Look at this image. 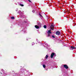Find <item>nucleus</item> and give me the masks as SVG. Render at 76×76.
<instances>
[{
  "instance_id": "nucleus-13",
  "label": "nucleus",
  "mask_w": 76,
  "mask_h": 76,
  "mask_svg": "<svg viewBox=\"0 0 76 76\" xmlns=\"http://www.w3.org/2000/svg\"><path fill=\"white\" fill-rule=\"evenodd\" d=\"M43 67L44 68H45V67H46V66H45V65L44 64H43Z\"/></svg>"
},
{
  "instance_id": "nucleus-2",
  "label": "nucleus",
  "mask_w": 76,
  "mask_h": 76,
  "mask_svg": "<svg viewBox=\"0 0 76 76\" xmlns=\"http://www.w3.org/2000/svg\"><path fill=\"white\" fill-rule=\"evenodd\" d=\"M53 56H54L55 57L56 56V53H53L50 55L51 58H53Z\"/></svg>"
},
{
  "instance_id": "nucleus-15",
  "label": "nucleus",
  "mask_w": 76,
  "mask_h": 76,
  "mask_svg": "<svg viewBox=\"0 0 76 76\" xmlns=\"http://www.w3.org/2000/svg\"><path fill=\"white\" fill-rule=\"evenodd\" d=\"M22 12H21V11H20V10L18 12V13H20H20H21Z\"/></svg>"
},
{
  "instance_id": "nucleus-25",
  "label": "nucleus",
  "mask_w": 76,
  "mask_h": 76,
  "mask_svg": "<svg viewBox=\"0 0 76 76\" xmlns=\"http://www.w3.org/2000/svg\"><path fill=\"white\" fill-rule=\"evenodd\" d=\"M27 40H28V39H27Z\"/></svg>"
},
{
  "instance_id": "nucleus-23",
  "label": "nucleus",
  "mask_w": 76,
  "mask_h": 76,
  "mask_svg": "<svg viewBox=\"0 0 76 76\" xmlns=\"http://www.w3.org/2000/svg\"><path fill=\"white\" fill-rule=\"evenodd\" d=\"M2 72H3V69H2Z\"/></svg>"
},
{
  "instance_id": "nucleus-19",
  "label": "nucleus",
  "mask_w": 76,
  "mask_h": 76,
  "mask_svg": "<svg viewBox=\"0 0 76 76\" xmlns=\"http://www.w3.org/2000/svg\"><path fill=\"white\" fill-rule=\"evenodd\" d=\"M34 44H35V43H34V42H33L32 43V45H34Z\"/></svg>"
},
{
  "instance_id": "nucleus-1",
  "label": "nucleus",
  "mask_w": 76,
  "mask_h": 76,
  "mask_svg": "<svg viewBox=\"0 0 76 76\" xmlns=\"http://www.w3.org/2000/svg\"><path fill=\"white\" fill-rule=\"evenodd\" d=\"M21 27L22 28V29H24L22 30L23 31V33H25V31H26V29L25 28V26L21 25Z\"/></svg>"
},
{
  "instance_id": "nucleus-12",
  "label": "nucleus",
  "mask_w": 76,
  "mask_h": 76,
  "mask_svg": "<svg viewBox=\"0 0 76 76\" xmlns=\"http://www.w3.org/2000/svg\"><path fill=\"white\" fill-rule=\"evenodd\" d=\"M44 44H45V45H47V46H48V45L47 43H46V42H45Z\"/></svg>"
},
{
  "instance_id": "nucleus-3",
  "label": "nucleus",
  "mask_w": 76,
  "mask_h": 76,
  "mask_svg": "<svg viewBox=\"0 0 76 76\" xmlns=\"http://www.w3.org/2000/svg\"><path fill=\"white\" fill-rule=\"evenodd\" d=\"M48 35L47 37H49L51 35L50 34H51V30H49L48 31Z\"/></svg>"
},
{
  "instance_id": "nucleus-26",
  "label": "nucleus",
  "mask_w": 76,
  "mask_h": 76,
  "mask_svg": "<svg viewBox=\"0 0 76 76\" xmlns=\"http://www.w3.org/2000/svg\"><path fill=\"white\" fill-rule=\"evenodd\" d=\"M69 33H70V32H69Z\"/></svg>"
},
{
  "instance_id": "nucleus-8",
  "label": "nucleus",
  "mask_w": 76,
  "mask_h": 76,
  "mask_svg": "<svg viewBox=\"0 0 76 76\" xmlns=\"http://www.w3.org/2000/svg\"><path fill=\"white\" fill-rule=\"evenodd\" d=\"M50 38H55V37L54 35H53L52 36H51V35L49 36Z\"/></svg>"
},
{
  "instance_id": "nucleus-17",
  "label": "nucleus",
  "mask_w": 76,
  "mask_h": 76,
  "mask_svg": "<svg viewBox=\"0 0 76 76\" xmlns=\"http://www.w3.org/2000/svg\"><path fill=\"white\" fill-rule=\"evenodd\" d=\"M20 6H23V4H20Z\"/></svg>"
},
{
  "instance_id": "nucleus-9",
  "label": "nucleus",
  "mask_w": 76,
  "mask_h": 76,
  "mask_svg": "<svg viewBox=\"0 0 76 76\" xmlns=\"http://www.w3.org/2000/svg\"><path fill=\"white\" fill-rule=\"evenodd\" d=\"M38 26H41V25H42V24L40 23H38Z\"/></svg>"
},
{
  "instance_id": "nucleus-7",
  "label": "nucleus",
  "mask_w": 76,
  "mask_h": 76,
  "mask_svg": "<svg viewBox=\"0 0 76 76\" xmlns=\"http://www.w3.org/2000/svg\"><path fill=\"white\" fill-rule=\"evenodd\" d=\"M71 50H73V49H75L76 48L75 47L73 46H71Z\"/></svg>"
},
{
  "instance_id": "nucleus-11",
  "label": "nucleus",
  "mask_w": 76,
  "mask_h": 76,
  "mask_svg": "<svg viewBox=\"0 0 76 76\" xmlns=\"http://www.w3.org/2000/svg\"><path fill=\"white\" fill-rule=\"evenodd\" d=\"M48 55H46V56H45V58L46 59H47L48 58Z\"/></svg>"
},
{
  "instance_id": "nucleus-18",
  "label": "nucleus",
  "mask_w": 76,
  "mask_h": 76,
  "mask_svg": "<svg viewBox=\"0 0 76 76\" xmlns=\"http://www.w3.org/2000/svg\"><path fill=\"white\" fill-rule=\"evenodd\" d=\"M39 15H40V16L41 17V18H42V16L41 15V14H39Z\"/></svg>"
},
{
  "instance_id": "nucleus-20",
  "label": "nucleus",
  "mask_w": 76,
  "mask_h": 76,
  "mask_svg": "<svg viewBox=\"0 0 76 76\" xmlns=\"http://www.w3.org/2000/svg\"><path fill=\"white\" fill-rule=\"evenodd\" d=\"M32 12L33 13H34L35 12V10H33Z\"/></svg>"
},
{
  "instance_id": "nucleus-16",
  "label": "nucleus",
  "mask_w": 76,
  "mask_h": 76,
  "mask_svg": "<svg viewBox=\"0 0 76 76\" xmlns=\"http://www.w3.org/2000/svg\"><path fill=\"white\" fill-rule=\"evenodd\" d=\"M11 19H15V17H11Z\"/></svg>"
},
{
  "instance_id": "nucleus-24",
  "label": "nucleus",
  "mask_w": 76,
  "mask_h": 76,
  "mask_svg": "<svg viewBox=\"0 0 76 76\" xmlns=\"http://www.w3.org/2000/svg\"><path fill=\"white\" fill-rule=\"evenodd\" d=\"M15 4H16V5H17V4H16V3H15Z\"/></svg>"
},
{
  "instance_id": "nucleus-14",
  "label": "nucleus",
  "mask_w": 76,
  "mask_h": 76,
  "mask_svg": "<svg viewBox=\"0 0 76 76\" xmlns=\"http://www.w3.org/2000/svg\"><path fill=\"white\" fill-rule=\"evenodd\" d=\"M43 27L45 29L47 28V26H46V25H44Z\"/></svg>"
},
{
  "instance_id": "nucleus-4",
  "label": "nucleus",
  "mask_w": 76,
  "mask_h": 76,
  "mask_svg": "<svg viewBox=\"0 0 76 76\" xmlns=\"http://www.w3.org/2000/svg\"><path fill=\"white\" fill-rule=\"evenodd\" d=\"M50 28L52 31H53L54 30V25H53V24H52L50 26Z\"/></svg>"
},
{
  "instance_id": "nucleus-6",
  "label": "nucleus",
  "mask_w": 76,
  "mask_h": 76,
  "mask_svg": "<svg viewBox=\"0 0 76 76\" xmlns=\"http://www.w3.org/2000/svg\"><path fill=\"white\" fill-rule=\"evenodd\" d=\"M60 31H57L56 33V35H60Z\"/></svg>"
},
{
  "instance_id": "nucleus-5",
  "label": "nucleus",
  "mask_w": 76,
  "mask_h": 76,
  "mask_svg": "<svg viewBox=\"0 0 76 76\" xmlns=\"http://www.w3.org/2000/svg\"><path fill=\"white\" fill-rule=\"evenodd\" d=\"M64 68L65 69H67L69 67H68V66H67V65L66 64H65L64 65Z\"/></svg>"
},
{
  "instance_id": "nucleus-10",
  "label": "nucleus",
  "mask_w": 76,
  "mask_h": 76,
  "mask_svg": "<svg viewBox=\"0 0 76 76\" xmlns=\"http://www.w3.org/2000/svg\"><path fill=\"white\" fill-rule=\"evenodd\" d=\"M35 28H37V29H38L39 28V26H38L37 25H36L35 26Z\"/></svg>"
},
{
  "instance_id": "nucleus-22",
  "label": "nucleus",
  "mask_w": 76,
  "mask_h": 76,
  "mask_svg": "<svg viewBox=\"0 0 76 76\" xmlns=\"http://www.w3.org/2000/svg\"><path fill=\"white\" fill-rule=\"evenodd\" d=\"M18 9H17L16 10V11H18Z\"/></svg>"
},
{
  "instance_id": "nucleus-21",
  "label": "nucleus",
  "mask_w": 76,
  "mask_h": 76,
  "mask_svg": "<svg viewBox=\"0 0 76 76\" xmlns=\"http://www.w3.org/2000/svg\"><path fill=\"white\" fill-rule=\"evenodd\" d=\"M28 1H29V2H31V1L30 0H28Z\"/></svg>"
}]
</instances>
